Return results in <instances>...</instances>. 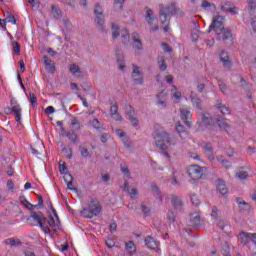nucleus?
<instances>
[{
	"instance_id": "obj_1",
	"label": "nucleus",
	"mask_w": 256,
	"mask_h": 256,
	"mask_svg": "<svg viewBox=\"0 0 256 256\" xmlns=\"http://www.w3.org/2000/svg\"><path fill=\"white\" fill-rule=\"evenodd\" d=\"M154 139L156 143V147L163 151V155L165 157H169V153L167 152V145H176L177 139L175 137L170 136L169 133L165 131H156L154 133Z\"/></svg>"
},
{
	"instance_id": "obj_2",
	"label": "nucleus",
	"mask_w": 256,
	"mask_h": 256,
	"mask_svg": "<svg viewBox=\"0 0 256 256\" xmlns=\"http://www.w3.org/2000/svg\"><path fill=\"white\" fill-rule=\"evenodd\" d=\"M31 219L32 221H35V223H38L39 227L46 235L51 234V228H49V225H47V217L45 214H43V212L31 211L30 217L27 219V221H31Z\"/></svg>"
},
{
	"instance_id": "obj_3",
	"label": "nucleus",
	"mask_w": 256,
	"mask_h": 256,
	"mask_svg": "<svg viewBox=\"0 0 256 256\" xmlns=\"http://www.w3.org/2000/svg\"><path fill=\"white\" fill-rule=\"evenodd\" d=\"M175 13H177V8L175 7V4H170L168 6L160 5V23L162 25H169L171 15H175Z\"/></svg>"
},
{
	"instance_id": "obj_4",
	"label": "nucleus",
	"mask_w": 256,
	"mask_h": 256,
	"mask_svg": "<svg viewBox=\"0 0 256 256\" xmlns=\"http://www.w3.org/2000/svg\"><path fill=\"white\" fill-rule=\"evenodd\" d=\"M223 21H225L224 16L214 17L211 25L209 26L208 33H211V31H215V33H221V31H223V29H225Z\"/></svg>"
},
{
	"instance_id": "obj_5",
	"label": "nucleus",
	"mask_w": 256,
	"mask_h": 256,
	"mask_svg": "<svg viewBox=\"0 0 256 256\" xmlns=\"http://www.w3.org/2000/svg\"><path fill=\"white\" fill-rule=\"evenodd\" d=\"M187 174L192 178L193 181H198V179H201L203 177V167L193 164L190 165L187 169Z\"/></svg>"
},
{
	"instance_id": "obj_6",
	"label": "nucleus",
	"mask_w": 256,
	"mask_h": 256,
	"mask_svg": "<svg viewBox=\"0 0 256 256\" xmlns=\"http://www.w3.org/2000/svg\"><path fill=\"white\" fill-rule=\"evenodd\" d=\"M220 10L223 11V13H231V15H237V7L230 1L221 2Z\"/></svg>"
},
{
	"instance_id": "obj_7",
	"label": "nucleus",
	"mask_w": 256,
	"mask_h": 256,
	"mask_svg": "<svg viewBox=\"0 0 256 256\" xmlns=\"http://www.w3.org/2000/svg\"><path fill=\"white\" fill-rule=\"evenodd\" d=\"M170 202H171V205H172L174 211H176V213H183V211H184L183 200H181V198H179L175 194H172Z\"/></svg>"
},
{
	"instance_id": "obj_8",
	"label": "nucleus",
	"mask_w": 256,
	"mask_h": 256,
	"mask_svg": "<svg viewBox=\"0 0 256 256\" xmlns=\"http://www.w3.org/2000/svg\"><path fill=\"white\" fill-rule=\"evenodd\" d=\"M6 115H11V113H14L16 123H21V106L19 104H15L11 108L5 109Z\"/></svg>"
},
{
	"instance_id": "obj_9",
	"label": "nucleus",
	"mask_w": 256,
	"mask_h": 256,
	"mask_svg": "<svg viewBox=\"0 0 256 256\" xmlns=\"http://www.w3.org/2000/svg\"><path fill=\"white\" fill-rule=\"evenodd\" d=\"M116 135L120 137L125 149H129V150L133 149V146L131 144V138H129V136H127V134H125L123 130L121 129L116 130Z\"/></svg>"
},
{
	"instance_id": "obj_10",
	"label": "nucleus",
	"mask_w": 256,
	"mask_h": 256,
	"mask_svg": "<svg viewBox=\"0 0 256 256\" xmlns=\"http://www.w3.org/2000/svg\"><path fill=\"white\" fill-rule=\"evenodd\" d=\"M189 225L193 229H199V227L203 225V221H201V215H199L197 212L190 214Z\"/></svg>"
},
{
	"instance_id": "obj_11",
	"label": "nucleus",
	"mask_w": 256,
	"mask_h": 256,
	"mask_svg": "<svg viewBox=\"0 0 256 256\" xmlns=\"http://www.w3.org/2000/svg\"><path fill=\"white\" fill-rule=\"evenodd\" d=\"M62 131V135H65L67 139L73 143L74 145H77L79 143V136L77 133H75V130L66 131L64 127L60 128Z\"/></svg>"
},
{
	"instance_id": "obj_12",
	"label": "nucleus",
	"mask_w": 256,
	"mask_h": 256,
	"mask_svg": "<svg viewBox=\"0 0 256 256\" xmlns=\"http://www.w3.org/2000/svg\"><path fill=\"white\" fill-rule=\"evenodd\" d=\"M236 203L240 213H243V215L249 214V211H251V205L249 203L244 201L243 198H236Z\"/></svg>"
},
{
	"instance_id": "obj_13",
	"label": "nucleus",
	"mask_w": 256,
	"mask_h": 256,
	"mask_svg": "<svg viewBox=\"0 0 256 256\" xmlns=\"http://www.w3.org/2000/svg\"><path fill=\"white\" fill-rule=\"evenodd\" d=\"M132 78L136 85H143V72L139 70L138 66L133 65Z\"/></svg>"
},
{
	"instance_id": "obj_14",
	"label": "nucleus",
	"mask_w": 256,
	"mask_h": 256,
	"mask_svg": "<svg viewBox=\"0 0 256 256\" xmlns=\"http://www.w3.org/2000/svg\"><path fill=\"white\" fill-rule=\"evenodd\" d=\"M180 117L187 127H191V118L193 117L191 111L185 108L180 109Z\"/></svg>"
},
{
	"instance_id": "obj_15",
	"label": "nucleus",
	"mask_w": 256,
	"mask_h": 256,
	"mask_svg": "<svg viewBox=\"0 0 256 256\" xmlns=\"http://www.w3.org/2000/svg\"><path fill=\"white\" fill-rule=\"evenodd\" d=\"M220 61L223 64L224 69H227V71H231L233 62H231V59H229V54H227V52L222 51L220 53Z\"/></svg>"
},
{
	"instance_id": "obj_16",
	"label": "nucleus",
	"mask_w": 256,
	"mask_h": 256,
	"mask_svg": "<svg viewBox=\"0 0 256 256\" xmlns=\"http://www.w3.org/2000/svg\"><path fill=\"white\" fill-rule=\"evenodd\" d=\"M144 243L148 247V249H152L153 251L159 253V242H157L153 237H146Z\"/></svg>"
},
{
	"instance_id": "obj_17",
	"label": "nucleus",
	"mask_w": 256,
	"mask_h": 256,
	"mask_svg": "<svg viewBox=\"0 0 256 256\" xmlns=\"http://www.w3.org/2000/svg\"><path fill=\"white\" fill-rule=\"evenodd\" d=\"M93 217H97L101 213V204L97 200H92L88 206Z\"/></svg>"
},
{
	"instance_id": "obj_18",
	"label": "nucleus",
	"mask_w": 256,
	"mask_h": 256,
	"mask_svg": "<svg viewBox=\"0 0 256 256\" xmlns=\"http://www.w3.org/2000/svg\"><path fill=\"white\" fill-rule=\"evenodd\" d=\"M94 23L102 33L105 31V14L95 15Z\"/></svg>"
},
{
	"instance_id": "obj_19",
	"label": "nucleus",
	"mask_w": 256,
	"mask_h": 256,
	"mask_svg": "<svg viewBox=\"0 0 256 256\" xmlns=\"http://www.w3.org/2000/svg\"><path fill=\"white\" fill-rule=\"evenodd\" d=\"M126 117L132 123L133 127H138L139 119L137 118V114L135 113V110L131 108V106H130V110L126 112Z\"/></svg>"
},
{
	"instance_id": "obj_20",
	"label": "nucleus",
	"mask_w": 256,
	"mask_h": 256,
	"mask_svg": "<svg viewBox=\"0 0 256 256\" xmlns=\"http://www.w3.org/2000/svg\"><path fill=\"white\" fill-rule=\"evenodd\" d=\"M44 67L48 73L55 74V64L49 56H43Z\"/></svg>"
},
{
	"instance_id": "obj_21",
	"label": "nucleus",
	"mask_w": 256,
	"mask_h": 256,
	"mask_svg": "<svg viewBox=\"0 0 256 256\" xmlns=\"http://www.w3.org/2000/svg\"><path fill=\"white\" fill-rule=\"evenodd\" d=\"M132 45L134 49H138V51H141L143 49V42L141 39H139V34L137 32L132 33Z\"/></svg>"
},
{
	"instance_id": "obj_22",
	"label": "nucleus",
	"mask_w": 256,
	"mask_h": 256,
	"mask_svg": "<svg viewBox=\"0 0 256 256\" xmlns=\"http://www.w3.org/2000/svg\"><path fill=\"white\" fill-rule=\"evenodd\" d=\"M240 83H241L242 89H244V91L248 93V97L249 99H251V95L249 94L251 93V91H253V85L249 83L247 80H245V78L243 77L240 78Z\"/></svg>"
},
{
	"instance_id": "obj_23",
	"label": "nucleus",
	"mask_w": 256,
	"mask_h": 256,
	"mask_svg": "<svg viewBox=\"0 0 256 256\" xmlns=\"http://www.w3.org/2000/svg\"><path fill=\"white\" fill-rule=\"evenodd\" d=\"M118 111H119V106H117V104H114L110 107L111 118L115 119V121H121L123 119Z\"/></svg>"
},
{
	"instance_id": "obj_24",
	"label": "nucleus",
	"mask_w": 256,
	"mask_h": 256,
	"mask_svg": "<svg viewBox=\"0 0 256 256\" xmlns=\"http://www.w3.org/2000/svg\"><path fill=\"white\" fill-rule=\"evenodd\" d=\"M64 181L70 191H77V188L73 187V176L70 173L64 174Z\"/></svg>"
},
{
	"instance_id": "obj_25",
	"label": "nucleus",
	"mask_w": 256,
	"mask_h": 256,
	"mask_svg": "<svg viewBox=\"0 0 256 256\" xmlns=\"http://www.w3.org/2000/svg\"><path fill=\"white\" fill-rule=\"evenodd\" d=\"M238 239L242 245H247V243H249V241H251V233L241 232L238 235Z\"/></svg>"
},
{
	"instance_id": "obj_26",
	"label": "nucleus",
	"mask_w": 256,
	"mask_h": 256,
	"mask_svg": "<svg viewBox=\"0 0 256 256\" xmlns=\"http://www.w3.org/2000/svg\"><path fill=\"white\" fill-rule=\"evenodd\" d=\"M190 99H191L193 105L196 106V109H199V111L203 110V106H202L203 101L201 100V98L194 96L193 92H191Z\"/></svg>"
},
{
	"instance_id": "obj_27",
	"label": "nucleus",
	"mask_w": 256,
	"mask_h": 256,
	"mask_svg": "<svg viewBox=\"0 0 256 256\" xmlns=\"http://www.w3.org/2000/svg\"><path fill=\"white\" fill-rule=\"evenodd\" d=\"M4 243L5 245H10V247H21V245H23L21 240L15 238H7L4 240Z\"/></svg>"
},
{
	"instance_id": "obj_28",
	"label": "nucleus",
	"mask_w": 256,
	"mask_h": 256,
	"mask_svg": "<svg viewBox=\"0 0 256 256\" xmlns=\"http://www.w3.org/2000/svg\"><path fill=\"white\" fill-rule=\"evenodd\" d=\"M69 71L70 73H72V75L75 77L78 73V77H80V79H83V72L81 71V69H79V66H77L76 64H71L69 66Z\"/></svg>"
},
{
	"instance_id": "obj_29",
	"label": "nucleus",
	"mask_w": 256,
	"mask_h": 256,
	"mask_svg": "<svg viewBox=\"0 0 256 256\" xmlns=\"http://www.w3.org/2000/svg\"><path fill=\"white\" fill-rule=\"evenodd\" d=\"M243 167H240L239 170L235 173L236 179H239L240 181H245L247 177H249V172L243 170Z\"/></svg>"
},
{
	"instance_id": "obj_30",
	"label": "nucleus",
	"mask_w": 256,
	"mask_h": 256,
	"mask_svg": "<svg viewBox=\"0 0 256 256\" xmlns=\"http://www.w3.org/2000/svg\"><path fill=\"white\" fill-rule=\"evenodd\" d=\"M158 99L157 105L160 107V109H165L167 107V102L165 101V93L160 92L158 95H156Z\"/></svg>"
},
{
	"instance_id": "obj_31",
	"label": "nucleus",
	"mask_w": 256,
	"mask_h": 256,
	"mask_svg": "<svg viewBox=\"0 0 256 256\" xmlns=\"http://www.w3.org/2000/svg\"><path fill=\"white\" fill-rule=\"evenodd\" d=\"M216 123L218 125V127L220 129H224V131H227V129H229V127H231L229 125V123H227V118H216Z\"/></svg>"
},
{
	"instance_id": "obj_32",
	"label": "nucleus",
	"mask_w": 256,
	"mask_h": 256,
	"mask_svg": "<svg viewBox=\"0 0 256 256\" xmlns=\"http://www.w3.org/2000/svg\"><path fill=\"white\" fill-rule=\"evenodd\" d=\"M215 107L218 109V111H220L221 114L229 115V108H227L225 104L221 103V101H217Z\"/></svg>"
},
{
	"instance_id": "obj_33",
	"label": "nucleus",
	"mask_w": 256,
	"mask_h": 256,
	"mask_svg": "<svg viewBox=\"0 0 256 256\" xmlns=\"http://www.w3.org/2000/svg\"><path fill=\"white\" fill-rule=\"evenodd\" d=\"M124 191H127L131 197V199H137V188H129V183H124Z\"/></svg>"
},
{
	"instance_id": "obj_34",
	"label": "nucleus",
	"mask_w": 256,
	"mask_h": 256,
	"mask_svg": "<svg viewBox=\"0 0 256 256\" xmlns=\"http://www.w3.org/2000/svg\"><path fill=\"white\" fill-rule=\"evenodd\" d=\"M205 83H207V78H198L197 80V91L198 93H203L205 90Z\"/></svg>"
},
{
	"instance_id": "obj_35",
	"label": "nucleus",
	"mask_w": 256,
	"mask_h": 256,
	"mask_svg": "<svg viewBox=\"0 0 256 256\" xmlns=\"http://www.w3.org/2000/svg\"><path fill=\"white\" fill-rule=\"evenodd\" d=\"M146 21L150 27H153V22L157 21V18L153 17V10L148 9L146 11Z\"/></svg>"
},
{
	"instance_id": "obj_36",
	"label": "nucleus",
	"mask_w": 256,
	"mask_h": 256,
	"mask_svg": "<svg viewBox=\"0 0 256 256\" xmlns=\"http://www.w3.org/2000/svg\"><path fill=\"white\" fill-rule=\"evenodd\" d=\"M151 189L154 197L161 201V190L159 189V186H157L156 183H151Z\"/></svg>"
},
{
	"instance_id": "obj_37",
	"label": "nucleus",
	"mask_w": 256,
	"mask_h": 256,
	"mask_svg": "<svg viewBox=\"0 0 256 256\" xmlns=\"http://www.w3.org/2000/svg\"><path fill=\"white\" fill-rule=\"evenodd\" d=\"M19 201L21 205H24V207H26V209H28L29 211H33V204L27 201V198H25L24 195L19 197Z\"/></svg>"
},
{
	"instance_id": "obj_38",
	"label": "nucleus",
	"mask_w": 256,
	"mask_h": 256,
	"mask_svg": "<svg viewBox=\"0 0 256 256\" xmlns=\"http://www.w3.org/2000/svg\"><path fill=\"white\" fill-rule=\"evenodd\" d=\"M175 129L180 137H183V135L184 137H187V131L185 130V126L181 125V123L178 122Z\"/></svg>"
},
{
	"instance_id": "obj_39",
	"label": "nucleus",
	"mask_w": 256,
	"mask_h": 256,
	"mask_svg": "<svg viewBox=\"0 0 256 256\" xmlns=\"http://www.w3.org/2000/svg\"><path fill=\"white\" fill-rule=\"evenodd\" d=\"M217 226L219 227V229H221V231H223L224 233H229L231 226L229 224H227V222L225 221H219L217 223Z\"/></svg>"
},
{
	"instance_id": "obj_40",
	"label": "nucleus",
	"mask_w": 256,
	"mask_h": 256,
	"mask_svg": "<svg viewBox=\"0 0 256 256\" xmlns=\"http://www.w3.org/2000/svg\"><path fill=\"white\" fill-rule=\"evenodd\" d=\"M217 191H219L221 195H225L227 193L228 190L227 186H225V182L218 180Z\"/></svg>"
},
{
	"instance_id": "obj_41",
	"label": "nucleus",
	"mask_w": 256,
	"mask_h": 256,
	"mask_svg": "<svg viewBox=\"0 0 256 256\" xmlns=\"http://www.w3.org/2000/svg\"><path fill=\"white\" fill-rule=\"evenodd\" d=\"M78 150L80 151L81 157H83L84 159L91 157V153H89V149H87L85 146L80 145Z\"/></svg>"
},
{
	"instance_id": "obj_42",
	"label": "nucleus",
	"mask_w": 256,
	"mask_h": 256,
	"mask_svg": "<svg viewBox=\"0 0 256 256\" xmlns=\"http://www.w3.org/2000/svg\"><path fill=\"white\" fill-rule=\"evenodd\" d=\"M12 53L13 55H21V44L19 42H12Z\"/></svg>"
},
{
	"instance_id": "obj_43",
	"label": "nucleus",
	"mask_w": 256,
	"mask_h": 256,
	"mask_svg": "<svg viewBox=\"0 0 256 256\" xmlns=\"http://www.w3.org/2000/svg\"><path fill=\"white\" fill-rule=\"evenodd\" d=\"M92 127H94V129H96V131L99 133H101V131H105V127L101 125V122H99L98 119H94L92 121Z\"/></svg>"
},
{
	"instance_id": "obj_44",
	"label": "nucleus",
	"mask_w": 256,
	"mask_h": 256,
	"mask_svg": "<svg viewBox=\"0 0 256 256\" xmlns=\"http://www.w3.org/2000/svg\"><path fill=\"white\" fill-rule=\"evenodd\" d=\"M221 253H222L223 256H232L231 255V248L229 247V243L225 242L222 245Z\"/></svg>"
},
{
	"instance_id": "obj_45",
	"label": "nucleus",
	"mask_w": 256,
	"mask_h": 256,
	"mask_svg": "<svg viewBox=\"0 0 256 256\" xmlns=\"http://www.w3.org/2000/svg\"><path fill=\"white\" fill-rule=\"evenodd\" d=\"M80 213H81V216L84 217V219H93V214L89 207L83 209Z\"/></svg>"
},
{
	"instance_id": "obj_46",
	"label": "nucleus",
	"mask_w": 256,
	"mask_h": 256,
	"mask_svg": "<svg viewBox=\"0 0 256 256\" xmlns=\"http://www.w3.org/2000/svg\"><path fill=\"white\" fill-rule=\"evenodd\" d=\"M221 33H223L222 39L223 41H228V39H231L233 37V34H231V30L229 28H224Z\"/></svg>"
},
{
	"instance_id": "obj_47",
	"label": "nucleus",
	"mask_w": 256,
	"mask_h": 256,
	"mask_svg": "<svg viewBox=\"0 0 256 256\" xmlns=\"http://www.w3.org/2000/svg\"><path fill=\"white\" fill-rule=\"evenodd\" d=\"M46 223L51 229H53V231H57L58 224L55 223V218H53V216H49V219L46 220Z\"/></svg>"
},
{
	"instance_id": "obj_48",
	"label": "nucleus",
	"mask_w": 256,
	"mask_h": 256,
	"mask_svg": "<svg viewBox=\"0 0 256 256\" xmlns=\"http://www.w3.org/2000/svg\"><path fill=\"white\" fill-rule=\"evenodd\" d=\"M121 37H122L123 45H127V43H129V39L131 38V36H129V32L127 30H123L121 32Z\"/></svg>"
},
{
	"instance_id": "obj_49",
	"label": "nucleus",
	"mask_w": 256,
	"mask_h": 256,
	"mask_svg": "<svg viewBox=\"0 0 256 256\" xmlns=\"http://www.w3.org/2000/svg\"><path fill=\"white\" fill-rule=\"evenodd\" d=\"M202 149L205 153H213V146L211 145V142H204L202 144Z\"/></svg>"
},
{
	"instance_id": "obj_50",
	"label": "nucleus",
	"mask_w": 256,
	"mask_h": 256,
	"mask_svg": "<svg viewBox=\"0 0 256 256\" xmlns=\"http://www.w3.org/2000/svg\"><path fill=\"white\" fill-rule=\"evenodd\" d=\"M111 29H112V38L117 39V37H119V26H117V24L112 23Z\"/></svg>"
},
{
	"instance_id": "obj_51",
	"label": "nucleus",
	"mask_w": 256,
	"mask_h": 256,
	"mask_svg": "<svg viewBox=\"0 0 256 256\" xmlns=\"http://www.w3.org/2000/svg\"><path fill=\"white\" fill-rule=\"evenodd\" d=\"M201 7H203V9H207V8L211 7V9H212L213 11H215V9H217V6H215V4L210 3V2L207 1V0H203V1H202Z\"/></svg>"
},
{
	"instance_id": "obj_52",
	"label": "nucleus",
	"mask_w": 256,
	"mask_h": 256,
	"mask_svg": "<svg viewBox=\"0 0 256 256\" xmlns=\"http://www.w3.org/2000/svg\"><path fill=\"white\" fill-rule=\"evenodd\" d=\"M94 15H103V7L100 3H96L94 6Z\"/></svg>"
},
{
	"instance_id": "obj_53",
	"label": "nucleus",
	"mask_w": 256,
	"mask_h": 256,
	"mask_svg": "<svg viewBox=\"0 0 256 256\" xmlns=\"http://www.w3.org/2000/svg\"><path fill=\"white\" fill-rule=\"evenodd\" d=\"M158 65H159L160 71H166L167 70V64L165 63V59L160 58L158 60Z\"/></svg>"
},
{
	"instance_id": "obj_54",
	"label": "nucleus",
	"mask_w": 256,
	"mask_h": 256,
	"mask_svg": "<svg viewBox=\"0 0 256 256\" xmlns=\"http://www.w3.org/2000/svg\"><path fill=\"white\" fill-rule=\"evenodd\" d=\"M81 87L85 93H89V91H91V83L87 81L82 82Z\"/></svg>"
},
{
	"instance_id": "obj_55",
	"label": "nucleus",
	"mask_w": 256,
	"mask_h": 256,
	"mask_svg": "<svg viewBox=\"0 0 256 256\" xmlns=\"http://www.w3.org/2000/svg\"><path fill=\"white\" fill-rule=\"evenodd\" d=\"M190 198H191L192 205H195V207H198V205L201 203V201H199V198L197 197L196 194H191Z\"/></svg>"
},
{
	"instance_id": "obj_56",
	"label": "nucleus",
	"mask_w": 256,
	"mask_h": 256,
	"mask_svg": "<svg viewBox=\"0 0 256 256\" xmlns=\"http://www.w3.org/2000/svg\"><path fill=\"white\" fill-rule=\"evenodd\" d=\"M218 86L223 95H225L227 93V85L223 83V80H218Z\"/></svg>"
},
{
	"instance_id": "obj_57",
	"label": "nucleus",
	"mask_w": 256,
	"mask_h": 256,
	"mask_svg": "<svg viewBox=\"0 0 256 256\" xmlns=\"http://www.w3.org/2000/svg\"><path fill=\"white\" fill-rule=\"evenodd\" d=\"M167 219L170 223H175V212L173 210H169L167 214Z\"/></svg>"
},
{
	"instance_id": "obj_58",
	"label": "nucleus",
	"mask_w": 256,
	"mask_h": 256,
	"mask_svg": "<svg viewBox=\"0 0 256 256\" xmlns=\"http://www.w3.org/2000/svg\"><path fill=\"white\" fill-rule=\"evenodd\" d=\"M51 9L52 13H55V19H59V17H61V10L58 9L55 5H52Z\"/></svg>"
},
{
	"instance_id": "obj_59",
	"label": "nucleus",
	"mask_w": 256,
	"mask_h": 256,
	"mask_svg": "<svg viewBox=\"0 0 256 256\" xmlns=\"http://www.w3.org/2000/svg\"><path fill=\"white\" fill-rule=\"evenodd\" d=\"M109 139H111V134H109V133H104L100 136V141L102 143H107V141H109Z\"/></svg>"
},
{
	"instance_id": "obj_60",
	"label": "nucleus",
	"mask_w": 256,
	"mask_h": 256,
	"mask_svg": "<svg viewBox=\"0 0 256 256\" xmlns=\"http://www.w3.org/2000/svg\"><path fill=\"white\" fill-rule=\"evenodd\" d=\"M141 209L144 215H146V217H148V215H151V209L149 207L145 206L144 204H141Z\"/></svg>"
},
{
	"instance_id": "obj_61",
	"label": "nucleus",
	"mask_w": 256,
	"mask_h": 256,
	"mask_svg": "<svg viewBox=\"0 0 256 256\" xmlns=\"http://www.w3.org/2000/svg\"><path fill=\"white\" fill-rule=\"evenodd\" d=\"M6 21L7 23H13V25H17V20L15 19V16L9 14L7 17H6Z\"/></svg>"
},
{
	"instance_id": "obj_62",
	"label": "nucleus",
	"mask_w": 256,
	"mask_h": 256,
	"mask_svg": "<svg viewBox=\"0 0 256 256\" xmlns=\"http://www.w3.org/2000/svg\"><path fill=\"white\" fill-rule=\"evenodd\" d=\"M106 246L108 247V249H113V247H115V241H113V239L108 238L106 241Z\"/></svg>"
},
{
	"instance_id": "obj_63",
	"label": "nucleus",
	"mask_w": 256,
	"mask_h": 256,
	"mask_svg": "<svg viewBox=\"0 0 256 256\" xmlns=\"http://www.w3.org/2000/svg\"><path fill=\"white\" fill-rule=\"evenodd\" d=\"M116 59L118 63H123V55L119 49H116Z\"/></svg>"
},
{
	"instance_id": "obj_64",
	"label": "nucleus",
	"mask_w": 256,
	"mask_h": 256,
	"mask_svg": "<svg viewBox=\"0 0 256 256\" xmlns=\"http://www.w3.org/2000/svg\"><path fill=\"white\" fill-rule=\"evenodd\" d=\"M201 117H202L203 123H206V125H210V123H211V118H210L209 116H207V115H205V114H202Z\"/></svg>"
}]
</instances>
